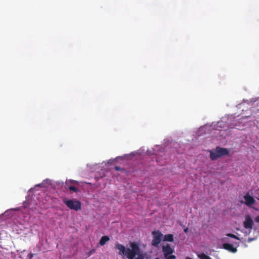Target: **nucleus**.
<instances>
[{
	"label": "nucleus",
	"mask_w": 259,
	"mask_h": 259,
	"mask_svg": "<svg viewBox=\"0 0 259 259\" xmlns=\"http://www.w3.org/2000/svg\"><path fill=\"white\" fill-rule=\"evenodd\" d=\"M114 168H115V169L117 171L121 170V168L118 166H115Z\"/></svg>",
	"instance_id": "obj_17"
},
{
	"label": "nucleus",
	"mask_w": 259,
	"mask_h": 259,
	"mask_svg": "<svg viewBox=\"0 0 259 259\" xmlns=\"http://www.w3.org/2000/svg\"><path fill=\"white\" fill-rule=\"evenodd\" d=\"M115 248L119 250V254L120 255H124L125 252L126 251L125 247L120 244H117L115 246Z\"/></svg>",
	"instance_id": "obj_10"
},
{
	"label": "nucleus",
	"mask_w": 259,
	"mask_h": 259,
	"mask_svg": "<svg viewBox=\"0 0 259 259\" xmlns=\"http://www.w3.org/2000/svg\"><path fill=\"white\" fill-rule=\"evenodd\" d=\"M152 234L153 235L152 245L154 246H156L160 243L163 235L159 230L154 231Z\"/></svg>",
	"instance_id": "obj_4"
},
{
	"label": "nucleus",
	"mask_w": 259,
	"mask_h": 259,
	"mask_svg": "<svg viewBox=\"0 0 259 259\" xmlns=\"http://www.w3.org/2000/svg\"><path fill=\"white\" fill-rule=\"evenodd\" d=\"M229 154V151L226 148L217 147L213 151H210V158L212 160H215L218 158Z\"/></svg>",
	"instance_id": "obj_1"
},
{
	"label": "nucleus",
	"mask_w": 259,
	"mask_h": 259,
	"mask_svg": "<svg viewBox=\"0 0 259 259\" xmlns=\"http://www.w3.org/2000/svg\"><path fill=\"white\" fill-rule=\"evenodd\" d=\"M253 240H254L253 238H250L248 239V241L250 242L251 241H253Z\"/></svg>",
	"instance_id": "obj_20"
},
{
	"label": "nucleus",
	"mask_w": 259,
	"mask_h": 259,
	"mask_svg": "<svg viewBox=\"0 0 259 259\" xmlns=\"http://www.w3.org/2000/svg\"><path fill=\"white\" fill-rule=\"evenodd\" d=\"M63 202L65 205L70 209L78 211L81 209V202L75 199H65Z\"/></svg>",
	"instance_id": "obj_2"
},
{
	"label": "nucleus",
	"mask_w": 259,
	"mask_h": 259,
	"mask_svg": "<svg viewBox=\"0 0 259 259\" xmlns=\"http://www.w3.org/2000/svg\"><path fill=\"white\" fill-rule=\"evenodd\" d=\"M91 253H92V251H90V253H89V255H90Z\"/></svg>",
	"instance_id": "obj_21"
},
{
	"label": "nucleus",
	"mask_w": 259,
	"mask_h": 259,
	"mask_svg": "<svg viewBox=\"0 0 259 259\" xmlns=\"http://www.w3.org/2000/svg\"><path fill=\"white\" fill-rule=\"evenodd\" d=\"M124 255L129 259H133L136 256V253L131 250L130 248H127L126 249Z\"/></svg>",
	"instance_id": "obj_9"
},
{
	"label": "nucleus",
	"mask_w": 259,
	"mask_h": 259,
	"mask_svg": "<svg viewBox=\"0 0 259 259\" xmlns=\"http://www.w3.org/2000/svg\"><path fill=\"white\" fill-rule=\"evenodd\" d=\"M226 235L231 238H233L236 239L238 240H240V238L238 237H237V236L235 235L234 234H231V233H228V234H227Z\"/></svg>",
	"instance_id": "obj_15"
},
{
	"label": "nucleus",
	"mask_w": 259,
	"mask_h": 259,
	"mask_svg": "<svg viewBox=\"0 0 259 259\" xmlns=\"http://www.w3.org/2000/svg\"><path fill=\"white\" fill-rule=\"evenodd\" d=\"M223 248H224L225 249L229 251L232 253H235L237 251V248L234 247L232 244L230 243H224L223 245Z\"/></svg>",
	"instance_id": "obj_8"
},
{
	"label": "nucleus",
	"mask_w": 259,
	"mask_h": 259,
	"mask_svg": "<svg viewBox=\"0 0 259 259\" xmlns=\"http://www.w3.org/2000/svg\"><path fill=\"white\" fill-rule=\"evenodd\" d=\"M164 240L166 241L172 242L174 240V236L172 234L165 235L164 237Z\"/></svg>",
	"instance_id": "obj_13"
},
{
	"label": "nucleus",
	"mask_w": 259,
	"mask_h": 259,
	"mask_svg": "<svg viewBox=\"0 0 259 259\" xmlns=\"http://www.w3.org/2000/svg\"><path fill=\"white\" fill-rule=\"evenodd\" d=\"M74 184H77V182L74 180H69L66 181L64 186L65 189L66 190L68 189L74 192H78V189L74 186H73Z\"/></svg>",
	"instance_id": "obj_5"
},
{
	"label": "nucleus",
	"mask_w": 259,
	"mask_h": 259,
	"mask_svg": "<svg viewBox=\"0 0 259 259\" xmlns=\"http://www.w3.org/2000/svg\"><path fill=\"white\" fill-rule=\"evenodd\" d=\"M198 257L200 259H211L209 256L206 255L204 253L198 254Z\"/></svg>",
	"instance_id": "obj_14"
},
{
	"label": "nucleus",
	"mask_w": 259,
	"mask_h": 259,
	"mask_svg": "<svg viewBox=\"0 0 259 259\" xmlns=\"http://www.w3.org/2000/svg\"><path fill=\"white\" fill-rule=\"evenodd\" d=\"M188 228H186V229H184V232L187 233L188 232Z\"/></svg>",
	"instance_id": "obj_19"
},
{
	"label": "nucleus",
	"mask_w": 259,
	"mask_h": 259,
	"mask_svg": "<svg viewBox=\"0 0 259 259\" xmlns=\"http://www.w3.org/2000/svg\"><path fill=\"white\" fill-rule=\"evenodd\" d=\"M91 253H92V251H90V253H89V255H90Z\"/></svg>",
	"instance_id": "obj_22"
},
{
	"label": "nucleus",
	"mask_w": 259,
	"mask_h": 259,
	"mask_svg": "<svg viewBox=\"0 0 259 259\" xmlns=\"http://www.w3.org/2000/svg\"><path fill=\"white\" fill-rule=\"evenodd\" d=\"M162 249L165 259H176V256L171 254L174 252V250L169 245L167 244L166 246H163Z\"/></svg>",
	"instance_id": "obj_3"
},
{
	"label": "nucleus",
	"mask_w": 259,
	"mask_h": 259,
	"mask_svg": "<svg viewBox=\"0 0 259 259\" xmlns=\"http://www.w3.org/2000/svg\"><path fill=\"white\" fill-rule=\"evenodd\" d=\"M257 191H259V189L257 190Z\"/></svg>",
	"instance_id": "obj_24"
},
{
	"label": "nucleus",
	"mask_w": 259,
	"mask_h": 259,
	"mask_svg": "<svg viewBox=\"0 0 259 259\" xmlns=\"http://www.w3.org/2000/svg\"><path fill=\"white\" fill-rule=\"evenodd\" d=\"M256 199H257V200H259V197H256Z\"/></svg>",
	"instance_id": "obj_23"
},
{
	"label": "nucleus",
	"mask_w": 259,
	"mask_h": 259,
	"mask_svg": "<svg viewBox=\"0 0 259 259\" xmlns=\"http://www.w3.org/2000/svg\"><path fill=\"white\" fill-rule=\"evenodd\" d=\"M34 256V254L30 253L28 255V257L29 258H32Z\"/></svg>",
	"instance_id": "obj_16"
},
{
	"label": "nucleus",
	"mask_w": 259,
	"mask_h": 259,
	"mask_svg": "<svg viewBox=\"0 0 259 259\" xmlns=\"http://www.w3.org/2000/svg\"><path fill=\"white\" fill-rule=\"evenodd\" d=\"M132 249H131V250H133L134 252H135L136 254L138 253V252L139 251V248L137 244H136L135 243H132L131 245Z\"/></svg>",
	"instance_id": "obj_12"
},
{
	"label": "nucleus",
	"mask_w": 259,
	"mask_h": 259,
	"mask_svg": "<svg viewBox=\"0 0 259 259\" xmlns=\"http://www.w3.org/2000/svg\"><path fill=\"white\" fill-rule=\"evenodd\" d=\"M255 221L257 223H259V215L257 216L255 218Z\"/></svg>",
	"instance_id": "obj_18"
},
{
	"label": "nucleus",
	"mask_w": 259,
	"mask_h": 259,
	"mask_svg": "<svg viewBox=\"0 0 259 259\" xmlns=\"http://www.w3.org/2000/svg\"><path fill=\"white\" fill-rule=\"evenodd\" d=\"M243 197L245 200L244 204L247 206H250L255 203L254 199L248 193H246Z\"/></svg>",
	"instance_id": "obj_7"
},
{
	"label": "nucleus",
	"mask_w": 259,
	"mask_h": 259,
	"mask_svg": "<svg viewBox=\"0 0 259 259\" xmlns=\"http://www.w3.org/2000/svg\"><path fill=\"white\" fill-rule=\"evenodd\" d=\"M110 240V238L108 236H104L101 238L99 243L101 246L104 245L107 241Z\"/></svg>",
	"instance_id": "obj_11"
},
{
	"label": "nucleus",
	"mask_w": 259,
	"mask_h": 259,
	"mask_svg": "<svg viewBox=\"0 0 259 259\" xmlns=\"http://www.w3.org/2000/svg\"><path fill=\"white\" fill-rule=\"evenodd\" d=\"M253 225V221L249 215H246L245 217V220L243 222V226L245 229H251Z\"/></svg>",
	"instance_id": "obj_6"
}]
</instances>
